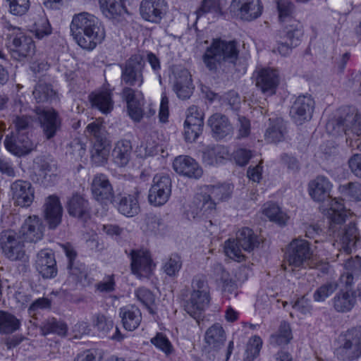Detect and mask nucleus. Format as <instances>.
<instances>
[{
	"mask_svg": "<svg viewBox=\"0 0 361 361\" xmlns=\"http://www.w3.org/2000/svg\"><path fill=\"white\" fill-rule=\"evenodd\" d=\"M6 37L11 44V51L14 58L21 60L32 56L35 51V45L32 39L27 36L19 27L6 23L4 26Z\"/></svg>",
	"mask_w": 361,
	"mask_h": 361,
	"instance_id": "nucleus-7",
	"label": "nucleus"
},
{
	"mask_svg": "<svg viewBox=\"0 0 361 361\" xmlns=\"http://www.w3.org/2000/svg\"><path fill=\"white\" fill-rule=\"evenodd\" d=\"M9 4L11 13L15 16L25 14L30 6V0H6Z\"/></svg>",
	"mask_w": 361,
	"mask_h": 361,
	"instance_id": "nucleus-56",
	"label": "nucleus"
},
{
	"mask_svg": "<svg viewBox=\"0 0 361 361\" xmlns=\"http://www.w3.org/2000/svg\"><path fill=\"white\" fill-rule=\"evenodd\" d=\"M116 283L114 275H109L96 285V288L101 293H111L115 290Z\"/></svg>",
	"mask_w": 361,
	"mask_h": 361,
	"instance_id": "nucleus-63",
	"label": "nucleus"
},
{
	"mask_svg": "<svg viewBox=\"0 0 361 361\" xmlns=\"http://www.w3.org/2000/svg\"><path fill=\"white\" fill-rule=\"evenodd\" d=\"M331 188V184L329 180L324 176H318L309 183V194L312 198L317 202H324L327 200L329 202V208L331 203L336 200H330L329 192Z\"/></svg>",
	"mask_w": 361,
	"mask_h": 361,
	"instance_id": "nucleus-20",
	"label": "nucleus"
},
{
	"mask_svg": "<svg viewBox=\"0 0 361 361\" xmlns=\"http://www.w3.org/2000/svg\"><path fill=\"white\" fill-rule=\"evenodd\" d=\"M220 11L218 0H203L200 7L197 11V17L207 13H219Z\"/></svg>",
	"mask_w": 361,
	"mask_h": 361,
	"instance_id": "nucleus-59",
	"label": "nucleus"
},
{
	"mask_svg": "<svg viewBox=\"0 0 361 361\" xmlns=\"http://www.w3.org/2000/svg\"><path fill=\"white\" fill-rule=\"evenodd\" d=\"M262 239L252 229L243 227L239 229L235 239H228L225 242L224 252L231 259L238 262L245 260L243 251L251 252L258 248Z\"/></svg>",
	"mask_w": 361,
	"mask_h": 361,
	"instance_id": "nucleus-3",
	"label": "nucleus"
},
{
	"mask_svg": "<svg viewBox=\"0 0 361 361\" xmlns=\"http://www.w3.org/2000/svg\"><path fill=\"white\" fill-rule=\"evenodd\" d=\"M239 56V49L236 41L214 38L202 55V61L206 68L214 73L225 71L234 66Z\"/></svg>",
	"mask_w": 361,
	"mask_h": 361,
	"instance_id": "nucleus-2",
	"label": "nucleus"
},
{
	"mask_svg": "<svg viewBox=\"0 0 361 361\" xmlns=\"http://www.w3.org/2000/svg\"><path fill=\"white\" fill-rule=\"evenodd\" d=\"M44 226L42 219L35 215L29 216L22 224L19 232L25 241L37 243L44 236Z\"/></svg>",
	"mask_w": 361,
	"mask_h": 361,
	"instance_id": "nucleus-17",
	"label": "nucleus"
},
{
	"mask_svg": "<svg viewBox=\"0 0 361 361\" xmlns=\"http://www.w3.org/2000/svg\"><path fill=\"white\" fill-rule=\"evenodd\" d=\"M32 94L37 102L44 103L51 101L54 98L56 92L51 85L39 81L35 87Z\"/></svg>",
	"mask_w": 361,
	"mask_h": 361,
	"instance_id": "nucleus-41",
	"label": "nucleus"
},
{
	"mask_svg": "<svg viewBox=\"0 0 361 361\" xmlns=\"http://www.w3.org/2000/svg\"><path fill=\"white\" fill-rule=\"evenodd\" d=\"M100 352L96 349L85 350L77 355L74 361H101Z\"/></svg>",
	"mask_w": 361,
	"mask_h": 361,
	"instance_id": "nucleus-62",
	"label": "nucleus"
},
{
	"mask_svg": "<svg viewBox=\"0 0 361 361\" xmlns=\"http://www.w3.org/2000/svg\"><path fill=\"white\" fill-rule=\"evenodd\" d=\"M32 122V118L27 116H17L13 121L18 133H26Z\"/></svg>",
	"mask_w": 361,
	"mask_h": 361,
	"instance_id": "nucleus-60",
	"label": "nucleus"
},
{
	"mask_svg": "<svg viewBox=\"0 0 361 361\" xmlns=\"http://www.w3.org/2000/svg\"><path fill=\"white\" fill-rule=\"evenodd\" d=\"M302 36V25L294 18H289L288 23H285L283 27L278 33V37L280 39H286L295 47L300 44Z\"/></svg>",
	"mask_w": 361,
	"mask_h": 361,
	"instance_id": "nucleus-27",
	"label": "nucleus"
},
{
	"mask_svg": "<svg viewBox=\"0 0 361 361\" xmlns=\"http://www.w3.org/2000/svg\"><path fill=\"white\" fill-rule=\"evenodd\" d=\"M284 270L293 271L295 269H317L322 262L312 255L309 243L303 239L297 238L290 243L286 256Z\"/></svg>",
	"mask_w": 361,
	"mask_h": 361,
	"instance_id": "nucleus-4",
	"label": "nucleus"
},
{
	"mask_svg": "<svg viewBox=\"0 0 361 361\" xmlns=\"http://www.w3.org/2000/svg\"><path fill=\"white\" fill-rule=\"evenodd\" d=\"M168 11L165 0H142L139 11L142 18L149 23L159 24Z\"/></svg>",
	"mask_w": 361,
	"mask_h": 361,
	"instance_id": "nucleus-11",
	"label": "nucleus"
},
{
	"mask_svg": "<svg viewBox=\"0 0 361 361\" xmlns=\"http://www.w3.org/2000/svg\"><path fill=\"white\" fill-rule=\"evenodd\" d=\"M151 343L168 356L173 352V348L168 338L162 333H157Z\"/></svg>",
	"mask_w": 361,
	"mask_h": 361,
	"instance_id": "nucleus-54",
	"label": "nucleus"
},
{
	"mask_svg": "<svg viewBox=\"0 0 361 361\" xmlns=\"http://www.w3.org/2000/svg\"><path fill=\"white\" fill-rule=\"evenodd\" d=\"M182 267L180 257L177 254H172L163 266V270L169 276H175Z\"/></svg>",
	"mask_w": 361,
	"mask_h": 361,
	"instance_id": "nucleus-51",
	"label": "nucleus"
},
{
	"mask_svg": "<svg viewBox=\"0 0 361 361\" xmlns=\"http://www.w3.org/2000/svg\"><path fill=\"white\" fill-rule=\"evenodd\" d=\"M24 240L14 230H4L0 233V247L4 256L11 261H27Z\"/></svg>",
	"mask_w": 361,
	"mask_h": 361,
	"instance_id": "nucleus-8",
	"label": "nucleus"
},
{
	"mask_svg": "<svg viewBox=\"0 0 361 361\" xmlns=\"http://www.w3.org/2000/svg\"><path fill=\"white\" fill-rule=\"evenodd\" d=\"M36 114L46 139L53 138L61 127V119L58 112L54 109L37 108Z\"/></svg>",
	"mask_w": 361,
	"mask_h": 361,
	"instance_id": "nucleus-12",
	"label": "nucleus"
},
{
	"mask_svg": "<svg viewBox=\"0 0 361 361\" xmlns=\"http://www.w3.org/2000/svg\"><path fill=\"white\" fill-rule=\"evenodd\" d=\"M132 145L129 140L118 141L112 152L114 163L120 167L126 166L130 159Z\"/></svg>",
	"mask_w": 361,
	"mask_h": 361,
	"instance_id": "nucleus-33",
	"label": "nucleus"
},
{
	"mask_svg": "<svg viewBox=\"0 0 361 361\" xmlns=\"http://www.w3.org/2000/svg\"><path fill=\"white\" fill-rule=\"evenodd\" d=\"M262 340L259 336H255L252 337L247 343L246 352L247 353V358L252 360L256 357L262 348Z\"/></svg>",
	"mask_w": 361,
	"mask_h": 361,
	"instance_id": "nucleus-57",
	"label": "nucleus"
},
{
	"mask_svg": "<svg viewBox=\"0 0 361 361\" xmlns=\"http://www.w3.org/2000/svg\"><path fill=\"white\" fill-rule=\"evenodd\" d=\"M123 326L128 331L136 329L142 321V314L138 307L128 305L121 307L119 310Z\"/></svg>",
	"mask_w": 361,
	"mask_h": 361,
	"instance_id": "nucleus-30",
	"label": "nucleus"
},
{
	"mask_svg": "<svg viewBox=\"0 0 361 361\" xmlns=\"http://www.w3.org/2000/svg\"><path fill=\"white\" fill-rule=\"evenodd\" d=\"M277 9L280 21L287 23L294 11V5L288 0L277 1Z\"/></svg>",
	"mask_w": 361,
	"mask_h": 361,
	"instance_id": "nucleus-52",
	"label": "nucleus"
},
{
	"mask_svg": "<svg viewBox=\"0 0 361 361\" xmlns=\"http://www.w3.org/2000/svg\"><path fill=\"white\" fill-rule=\"evenodd\" d=\"M39 329L42 336H47L49 334H56L61 336H65L68 331L66 324L54 317L44 321L39 326Z\"/></svg>",
	"mask_w": 361,
	"mask_h": 361,
	"instance_id": "nucleus-36",
	"label": "nucleus"
},
{
	"mask_svg": "<svg viewBox=\"0 0 361 361\" xmlns=\"http://www.w3.org/2000/svg\"><path fill=\"white\" fill-rule=\"evenodd\" d=\"M198 200L197 204L198 207L195 212L192 211L191 212L193 219L200 215L211 214L215 210L216 203L211 196L204 194L201 195V198Z\"/></svg>",
	"mask_w": 361,
	"mask_h": 361,
	"instance_id": "nucleus-44",
	"label": "nucleus"
},
{
	"mask_svg": "<svg viewBox=\"0 0 361 361\" xmlns=\"http://www.w3.org/2000/svg\"><path fill=\"white\" fill-rule=\"evenodd\" d=\"M99 3L102 11L109 18L120 16L126 10L125 6L116 0H99Z\"/></svg>",
	"mask_w": 361,
	"mask_h": 361,
	"instance_id": "nucleus-45",
	"label": "nucleus"
},
{
	"mask_svg": "<svg viewBox=\"0 0 361 361\" xmlns=\"http://www.w3.org/2000/svg\"><path fill=\"white\" fill-rule=\"evenodd\" d=\"M334 354L340 360H353L361 356V326L352 327L338 338Z\"/></svg>",
	"mask_w": 361,
	"mask_h": 361,
	"instance_id": "nucleus-6",
	"label": "nucleus"
},
{
	"mask_svg": "<svg viewBox=\"0 0 361 361\" xmlns=\"http://www.w3.org/2000/svg\"><path fill=\"white\" fill-rule=\"evenodd\" d=\"M279 84L277 73L271 69L261 70L256 78V85L262 92L272 94Z\"/></svg>",
	"mask_w": 361,
	"mask_h": 361,
	"instance_id": "nucleus-29",
	"label": "nucleus"
},
{
	"mask_svg": "<svg viewBox=\"0 0 361 361\" xmlns=\"http://www.w3.org/2000/svg\"><path fill=\"white\" fill-rule=\"evenodd\" d=\"M314 101L310 95H300L293 104L290 114L295 123L302 124L312 118Z\"/></svg>",
	"mask_w": 361,
	"mask_h": 361,
	"instance_id": "nucleus-15",
	"label": "nucleus"
},
{
	"mask_svg": "<svg viewBox=\"0 0 361 361\" xmlns=\"http://www.w3.org/2000/svg\"><path fill=\"white\" fill-rule=\"evenodd\" d=\"M92 106L97 107L104 114L111 111L114 107L111 94L109 90L100 92L90 96Z\"/></svg>",
	"mask_w": 361,
	"mask_h": 361,
	"instance_id": "nucleus-37",
	"label": "nucleus"
},
{
	"mask_svg": "<svg viewBox=\"0 0 361 361\" xmlns=\"http://www.w3.org/2000/svg\"><path fill=\"white\" fill-rule=\"evenodd\" d=\"M131 270L140 277L147 276L152 271V261L147 251L132 250L130 253Z\"/></svg>",
	"mask_w": 361,
	"mask_h": 361,
	"instance_id": "nucleus-25",
	"label": "nucleus"
},
{
	"mask_svg": "<svg viewBox=\"0 0 361 361\" xmlns=\"http://www.w3.org/2000/svg\"><path fill=\"white\" fill-rule=\"evenodd\" d=\"M4 145L8 151L18 157L27 154L34 148V145L27 133H16L6 135Z\"/></svg>",
	"mask_w": 361,
	"mask_h": 361,
	"instance_id": "nucleus-16",
	"label": "nucleus"
},
{
	"mask_svg": "<svg viewBox=\"0 0 361 361\" xmlns=\"http://www.w3.org/2000/svg\"><path fill=\"white\" fill-rule=\"evenodd\" d=\"M139 192L121 196L118 202V210L123 215L128 217L136 216L140 211L138 202Z\"/></svg>",
	"mask_w": 361,
	"mask_h": 361,
	"instance_id": "nucleus-31",
	"label": "nucleus"
},
{
	"mask_svg": "<svg viewBox=\"0 0 361 361\" xmlns=\"http://www.w3.org/2000/svg\"><path fill=\"white\" fill-rule=\"evenodd\" d=\"M252 157V152L245 148H239L233 153V158L239 166L246 165Z\"/></svg>",
	"mask_w": 361,
	"mask_h": 361,
	"instance_id": "nucleus-64",
	"label": "nucleus"
},
{
	"mask_svg": "<svg viewBox=\"0 0 361 361\" xmlns=\"http://www.w3.org/2000/svg\"><path fill=\"white\" fill-rule=\"evenodd\" d=\"M228 154L227 149L220 145L207 146L203 151V160L208 164H214Z\"/></svg>",
	"mask_w": 361,
	"mask_h": 361,
	"instance_id": "nucleus-40",
	"label": "nucleus"
},
{
	"mask_svg": "<svg viewBox=\"0 0 361 361\" xmlns=\"http://www.w3.org/2000/svg\"><path fill=\"white\" fill-rule=\"evenodd\" d=\"M338 288L336 281L327 282L319 286L314 293L313 298L316 302H323Z\"/></svg>",
	"mask_w": 361,
	"mask_h": 361,
	"instance_id": "nucleus-50",
	"label": "nucleus"
},
{
	"mask_svg": "<svg viewBox=\"0 0 361 361\" xmlns=\"http://www.w3.org/2000/svg\"><path fill=\"white\" fill-rule=\"evenodd\" d=\"M70 269V277L79 283L82 286H87L92 283V279L89 277L85 267H73Z\"/></svg>",
	"mask_w": 361,
	"mask_h": 361,
	"instance_id": "nucleus-55",
	"label": "nucleus"
},
{
	"mask_svg": "<svg viewBox=\"0 0 361 361\" xmlns=\"http://www.w3.org/2000/svg\"><path fill=\"white\" fill-rule=\"evenodd\" d=\"M232 6L238 11L240 18L247 21L259 17L263 9L260 0H233Z\"/></svg>",
	"mask_w": 361,
	"mask_h": 361,
	"instance_id": "nucleus-22",
	"label": "nucleus"
},
{
	"mask_svg": "<svg viewBox=\"0 0 361 361\" xmlns=\"http://www.w3.org/2000/svg\"><path fill=\"white\" fill-rule=\"evenodd\" d=\"M10 190L16 206L28 207L35 200V188L30 181L16 180L11 184Z\"/></svg>",
	"mask_w": 361,
	"mask_h": 361,
	"instance_id": "nucleus-14",
	"label": "nucleus"
},
{
	"mask_svg": "<svg viewBox=\"0 0 361 361\" xmlns=\"http://www.w3.org/2000/svg\"><path fill=\"white\" fill-rule=\"evenodd\" d=\"M192 288L190 297L185 304V310L198 320L210 300L209 287L204 277L195 276L192 281Z\"/></svg>",
	"mask_w": 361,
	"mask_h": 361,
	"instance_id": "nucleus-5",
	"label": "nucleus"
},
{
	"mask_svg": "<svg viewBox=\"0 0 361 361\" xmlns=\"http://www.w3.org/2000/svg\"><path fill=\"white\" fill-rule=\"evenodd\" d=\"M67 210L70 216L85 222L90 219L91 209L89 202L82 195L74 194L68 200Z\"/></svg>",
	"mask_w": 361,
	"mask_h": 361,
	"instance_id": "nucleus-23",
	"label": "nucleus"
},
{
	"mask_svg": "<svg viewBox=\"0 0 361 361\" xmlns=\"http://www.w3.org/2000/svg\"><path fill=\"white\" fill-rule=\"evenodd\" d=\"M232 191V185L228 183L211 185L209 188V195L215 201H224L231 197Z\"/></svg>",
	"mask_w": 361,
	"mask_h": 361,
	"instance_id": "nucleus-47",
	"label": "nucleus"
},
{
	"mask_svg": "<svg viewBox=\"0 0 361 361\" xmlns=\"http://www.w3.org/2000/svg\"><path fill=\"white\" fill-rule=\"evenodd\" d=\"M342 195L355 201H361V184L357 182H350L339 186Z\"/></svg>",
	"mask_w": 361,
	"mask_h": 361,
	"instance_id": "nucleus-48",
	"label": "nucleus"
},
{
	"mask_svg": "<svg viewBox=\"0 0 361 361\" xmlns=\"http://www.w3.org/2000/svg\"><path fill=\"white\" fill-rule=\"evenodd\" d=\"M173 167L176 173L190 178L197 179L202 175L198 163L189 156L177 157L173 161Z\"/></svg>",
	"mask_w": 361,
	"mask_h": 361,
	"instance_id": "nucleus-19",
	"label": "nucleus"
},
{
	"mask_svg": "<svg viewBox=\"0 0 361 361\" xmlns=\"http://www.w3.org/2000/svg\"><path fill=\"white\" fill-rule=\"evenodd\" d=\"M263 213L270 221L279 225H285L288 219L286 214L282 212L280 207L274 203L264 204Z\"/></svg>",
	"mask_w": 361,
	"mask_h": 361,
	"instance_id": "nucleus-43",
	"label": "nucleus"
},
{
	"mask_svg": "<svg viewBox=\"0 0 361 361\" xmlns=\"http://www.w3.org/2000/svg\"><path fill=\"white\" fill-rule=\"evenodd\" d=\"M171 194V180L168 174L159 173L154 176L148 195L149 202L159 207L166 204Z\"/></svg>",
	"mask_w": 361,
	"mask_h": 361,
	"instance_id": "nucleus-10",
	"label": "nucleus"
},
{
	"mask_svg": "<svg viewBox=\"0 0 361 361\" xmlns=\"http://www.w3.org/2000/svg\"><path fill=\"white\" fill-rule=\"evenodd\" d=\"M31 32L37 39H42L51 34L52 29L48 19L40 18L37 21L35 22Z\"/></svg>",
	"mask_w": 361,
	"mask_h": 361,
	"instance_id": "nucleus-49",
	"label": "nucleus"
},
{
	"mask_svg": "<svg viewBox=\"0 0 361 361\" xmlns=\"http://www.w3.org/2000/svg\"><path fill=\"white\" fill-rule=\"evenodd\" d=\"M91 190L97 201L111 200L114 192L108 177L103 173L96 174L92 179Z\"/></svg>",
	"mask_w": 361,
	"mask_h": 361,
	"instance_id": "nucleus-24",
	"label": "nucleus"
},
{
	"mask_svg": "<svg viewBox=\"0 0 361 361\" xmlns=\"http://www.w3.org/2000/svg\"><path fill=\"white\" fill-rule=\"evenodd\" d=\"M21 322L14 314L0 310V334H11L20 329Z\"/></svg>",
	"mask_w": 361,
	"mask_h": 361,
	"instance_id": "nucleus-35",
	"label": "nucleus"
},
{
	"mask_svg": "<svg viewBox=\"0 0 361 361\" xmlns=\"http://www.w3.org/2000/svg\"><path fill=\"white\" fill-rule=\"evenodd\" d=\"M43 214L50 229H55L61 223L63 207L57 196L49 195L45 199Z\"/></svg>",
	"mask_w": 361,
	"mask_h": 361,
	"instance_id": "nucleus-18",
	"label": "nucleus"
},
{
	"mask_svg": "<svg viewBox=\"0 0 361 361\" xmlns=\"http://www.w3.org/2000/svg\"><path fill=\"white\" fill-rule=\"evenodd\" d=\"M206 343L214 350H218L226 341L225 331L219 324H214L205 333Z\"/></svg>",
	"mask_w": 361,
	"mask_h": 361,
	"instance_id": "nucleus-34",
	"label": "nucleus"
},
{
	"mask_svg": "<svg viewBox=\"0 0 361 361\" xmlns=\"http://www.w3.org/2000/svg\"><path fill=\"white\" fill-rule=\"evenodd\" d=\"M269 126L265 133V140L269 142H279L283 140L286 127L281 119L269 120Z\"/></svg>",
	"mask_w": 361,
	"mask_h": 361,
	"instance_id": "nucleus-38",
	"label": "nucleus"
},
{
	"mask_svg": "<svg viewBox=\"0 0 361 361\" xmlns=\"http://www.w3.org/2000/svg\"><path fill=\"white\" fill-rule=\"evenodd\" d=\"M145 63L140 54L132 55L121 66V81L130 87H141L144 82Z\"/></svg>",
	"mask_w": 361,
	"mask_h": 361,
	"instance_id": "nucleus-9",
	"label": "nucleus"
},
{
	"mask_svg": "<svg viewBox=\"0 0 361 361\" xmlns=\"http://www.w3.org/2000/svg\"><path fill=\"white\" fill-rule=\"evenodd\" d=\"M35 267L44 279H52L57 274L56 262L51 251L41 250L37 254Z\"/></svg>",
	"mask_w": 361,
	"mask_h": 361,
	"instance_id": "nucleus-21",
	"label": "nucleus"
},
{
	"mask_svg": "<svg viewBox=\"0 0 361 361\" xmlns=\"http://www.w3.org/2000/svg\"><path fill=\"white\" fill-rule=\"evenodd\" d=\"M92 324L97 329L103 333H108L114 329V322L101 313L95 314L92 317Z\"/></svg>",
	"mask_w": 361,
	"mask_h": 361,
	"instance_id": "nucleus-53",
	"label": "nucleus"
},
{
	"mask_svg": "<svg viewBox=\"0 0 361 361\" xmlns=\"http://www.w3.org/2000/svg\"><path fill=\"white\" fill-rule=\"evenodd\" d=\"M108 147L109 142L94 143L91 150V159L94 164L99 166L106 161L109 153Z\"/></svg>",
	"mask_w": 361,
	"mask_h": 361,
	"instance_id": "nucleus-46",
	"label": "nucleus"
},
{
	"mask_svg": "<svg viewBox=\"0 0 361 361\" xmlns=\"http://www.w3.org/2000/svg\"><path fill=\"white\" fill-rule=\"evenodd\" d=\"M293 338L290 324L286 322L280 324L278 331L271 336V343L277 345H287Z\"/></svg>",
	"mask_w": 361,
	"mask_h": 361,
	"instance_id": "nucleus-42",
	"label": "nucleus"
},
{
	"mask_svg": "<svg viewBox=\"0 0 361 361\" xmlns=\"http://www.w3.org/2000/svg\"><path fill=\"white\" fill-rule=\"evenodd\" d=\"M213 136L216 139H223L233 133V128L228 118L219 113L212 115L208 119Z\"/></svg>",
	"mask_w": 361,
	"mask_h": 361,
	"instance_id": "nucleus-26",
	"label": "nucleus"
},
{
	"mask_svg": "<svg viewBox=\"0 0 361 361\" xmlns=\"http://www.w3.org/2000/svg\"><path fill=\"white\" fill-rule=\"evenodd\" d=\"M137 299L145 306L149 307L155 301L154 294L148 289L145 288H139L135 291Z\"/></svg>",
	"mask_w": 361,
	"mask_h": 361,
	"instance_id": "nucleus-61",
	"label": "nucleus"
},
{
	"mask_svg": "<svg viewBox=\"0 0 361 361\" xmlns=\"http://www.w3.org/2000/svg\"><path fill=\"white\" fill-rule=\"evenodd\" d=\"M356 298L353 291L340 290L333 298L334 308L338 312H348L355 307Z\"/></svg>",
	"mask_w": 361,
	"mask_h": 361,
	"instance_id": "nucleus-32",
	"label": "nucleus"
},
{
	"mask_svg": "<svg viewBox=\"0 0 361 361\" xmlns=\"http://www.w3.org/2000/svg\"><path fill=\"white\" fill-rule=\"evenodd\" d=\"M361 276V257L348 259L345 264V271L340 276L339 281L345 288H351Z\"/></svg>",
	"mask_w": 361,
	"mask_h": 361,
	"instance_id": "nucleus-28",
	"label": "nucleus"
},
{
	"mask_svg": "<svg viewBox=\"0 0 361 361\" xmlns=\"http://www.w3.org/2000/svg\"><path fill=\"white\" fill-rule=\"evenodd\" d=\"M85 134L94 143H106L109 142L106 137L105 126L99 119L94 121L87 126Z\"/></svg>",
	"mask_w": 361,
	"mask_h": 361,
	"instance_id": "nucleus-39",
	"label": "nucleus"
},
{
	"mask_svg": "<svg viewBox=\"0 0 361 361\" xmlns=\"http://www.w3.org/2000/svg\"><path fill=\"white\" fill-rule=\"evenodd\" d=\"M70 30L78 44L87 50L94 49L97 44L102 42L106 35L102 22L87 12L75 14Z\"/></svg>",
	"mask_w": 361,
	"mask_h": 361,
	"instance_id": "nucleus-1",
	"label": "nucleus"
},
{
	"mask_svg": "<svg viewBox=\"0 0 361 361\" xmlns=\"http://www.w3.org/2000/svg\"><path fill=\"white\" fill-rule=\"evenodd\" d=\"M204 114L196 106L188 108L184 123V135L187 142H195L202 133L204 126Z\"/></svg>",
	"mask_w": 361,
	"mask_h": 361,
	"instance_id": "nucleus-13",
	"label": "nucleus"
},
{
	"mask_svg": "<svg viewBox=\"0 0 361 361\" xmlns=\"http://www.w3.org/2000/svg\"><path fill=\"white\" fill-rule=\"evenodd\" d=\"M346 121L350 122V126H348V124L345 125V128L343 130L345 132L346 135H349L350 132L352 133L360 136L361 135V116L355 114L350 119V116H348V119Z\"/></svg>",
	"mask_w": 361,
	"mask_h": 361,
	"instance_id": "nucleus-58",
	"label": "nucleus"
}]
</instances>
